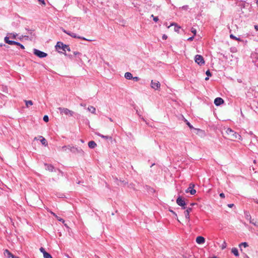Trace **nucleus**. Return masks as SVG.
<instances>
[{
    "label": "nucleus",
    "instance_id": "obj_52",
    "mask_svg": "<svg viewBox=\"0 0 258 258\" xmlns=\"http://www.w3.org/2000/svg\"><path fill=\"white\" fill-rule=\"evenodd\" d=\"M256 4L258 6V0L256 1Z\"/></svg>",
    "mask_w": 258,
    "mask_h": 258
},
{
    "label": "nucleus",
    "instance_id": "obj_38",
    "mask_svg": "<svg viewBox=\"0 0 258 258\" xmlns=\"http://www.w3.org/2000/svg\"><path fill=\"white\" fill-rule=\"evenodd\" d=\"M206 74L208 76V77L211 76V73H210L209 70H208L206 72Z\"/></svg>",
    "mask_w": 258,
    "mask_h": 258
},
{
    "label": "nucleus",
    "instance_id": "obj_41",
    "mask_svg": "<svg viewBox=\"0 0 258 258\" xmlns=\"http://www.w3.org/2000/svg\"><path fill=\"white\" fill-rule=\"evenodd\" d=\"M194 38V36H192V37H191L188 38L187 39V40H188V41H192V40H193Z\"/></svg>",
    "mask_w": 258,
    "mask_h": 258
},
{
    "label": "nucleus",
    "instance_id": "obj_21",
    "mask_svg": "<svg viewBox=\"0 0 258 258\" xmlns=\"http://www.w3.org/2000/svg\"><path fill=\"white\" fill-rule=\"evenodd\" d=\"M89 111L91 112L93 114H96V108L93 106H89L87 108Z\"/></svg>",
    "mask_w": 258,
    "mask_h": 258
},
{
    "label": "nucleus",
    "instance_id": "obj_48",
    "mask_svg": "<svg viewBox=\"0 0 258 258\" xmlns=\"http://www.w3.org/2000/svg\"><path fill=\"white\" fill-rule=\"evenodd\" d=\"M254 28L256 30H258V27L257 26H255Z\"/></svg>",
    "mask_w": 258,
    "mask_h": 258
},
{
    "label": "nucleus",
    "instance_id": "obj_17",
    "mask_svg": "<svg viewBox=\"0 0 258 258\" xmlns=\"http://www.w3.org/2000/svg\"><path fill=\"white\" fill-rule=\"evenodd\" d=\"M72 149V147L70 146H64L61 147V150L62 151L67 152L68 150H69L72 152H75V151Z\"/></svg>",
    "mask_w": 258,
    "mask_h": 258
},
{
    "label": "nucleus",
    "instance_id": "obj_11",
    "mask_svg": "<svg viewBox=\"0 0 258 258\" xmlns=\"http://www.w3.org/2000/svg\"><path fill=\"white\" fill-rule=\"evenodd\" d=\"M244 216H245V218L247 220H249V222L250 223H251L255 226L256 225V223L253 222V220H251V215H250V213H249V212L245 211L244 212Z\"/></svg>",
    "mask_w": 258,
    "mask_h": 258
},
{
    "label": "nucleus",
    "instance_id": "obj_1",
    "mask_svg": "<svg viewBox=\"0 0 258 258\" xmlns=\"http://www.w3.org/2000/svg\"><path fill=\"white\" fill-rule=\"evenodd\" d=\"M226 133L231 141H235L236 139L241 140L240 135L230 128H227Z\"/></svg>",
    "mask_w": 258,
    "mask_h": 258
},
{
    "label": "nucleus",
    "instance_id": "obj_15",
    "mask_svg": "<svg viewBox=\"0 0 258 258\" xmlns=\"http://www.w3.org/2000/svg\"><path fill=\"white\" fill-rule=\"evenodd\" d=\"M196 241L197 243H198L199 244H203L205 243V239L204 237L199 236L196 238Z\"/></svg>",
    "mask_w": 258,
    "mask_h": 258
},
{
    "label": "nucleus",
    "instance_id": "obj_8",
    "mask_svg": "<svg viewBox=\"0 0 258 258\" xmlns=\"http://www.w3.org/2000/svg\"><path fill=\"white\" fill-rule=\"evenodd\" d=\"M195 187V184L193 183H190L189 185V187L186 190L185 192L186 193L189 192L191 195H194L196 193V190L194 189Z\"/></svg>",
    "mask_w": 258,
    "mask_h": 258
},
{
    "label": "nucleus",
    "instance_id": "obj_49",
    "mask_svg": "<svg viewBox=\"0 0 258 258\" xmlns=\"http://www.w3.org/2000/svg\"><path fill=\"white\" fill-rule=\"evenodd\" d=\"M196 204V203H191V204H190V205L192 206L195 205Z\"/></svg>",
    "mask_w": 258,
    "mask_h": 258
},
{
    "label": "nucleus",
    "instance_id": "obj_19",
    "mask_svg": "<svg viewBox=\"0 0 258 258\" xmlns=\"http://www.w3.org/2000/svg\"><path fill=\"white\" fill-rule=\"evenodd\" d=\"M4 254L5 255V256L8 257V258H10V257H12V256H13V254L9 251L8 250V249H6L5 251H4Z\"/></svg>",
    "mask_w": 258,
    "mask_h": 258
},
{
    "label": "nucleus",
    "instance_id": "obj_5",
    "mask_svg": "<svg viewBox=\"0 0 258 258\" xmlns=\"http://www.w3.org/2000/svg\"><path fill=\"white\" fill-rule=\"evenodd\" d=\"M55 47L56 49H62L64 51H65V48H67V50L69 51L71 50L69 45L64 44L63 43L60 42H58L57 43Z\"/></svg>",
    "mask_w": 258,
    "mask_h": 258
},
{
    "label": "nucleus",
    "instance_id": "obj_12",
    "mask_svg": "<svg viewBox=\"0 0 258 258\" xmlns=\"http://www.w3.org/2000/svg\"><path fill=\"white\" fill-rule=\"evenodd\" d=\"M4 41L6 43H8V44H10V45H17V44H19V42H16L14 41H12V40H10L9 37H8V36H7L5 37Z\"/></svg>",
    "mask_w": 258,
    "mask_h": 258
},
{
    "label": "nucleus",
    "instance_id": "obj_26",
    "mask_svg": "<svg viewBox=\"0 0 258 258\" xmlns=\"http://www.w3.org/2000/svg\"><path fill=\"white\" fill-rule=\"evenodd\" d=\"M72 148H73L72 149L75 151V152H74L75 153H82V154L84 153V151L81 149H78L77 148H75L74 147H72Z\"/></svg>",
    "mask_w": 258,
    "mask_h": 258
},
{
    "label": "nucleus",
    "instance_id": "obj_36",
    "mask_svg": "<svg viewBox=\"0 0 258 258\" xmlns=\"http://www.w3.org/2000/svg\"><path fill=\"white\" fill-rule=\"evenodd\" d=\"M53 168V167L52 166H50V165L47 166V169H48V170H49L50 171H52Z\"/></svg>",
    "mask_w": 258,
    "mask_h": 258
},
{
    "label": "nucleus",
    "instance_id": "obj_20",
    "mask_svg": "<svg viewBox=\"0 0 258 258\" xmlns=\"http://www.w3.org/2000/svg\"><path fill=\"white\" fill-rule=\"evenodd\" d=\"M97 146V144H96V143L94 142V141H90L89 143H88V146L89 148H91V149H94Z\"/></svg>",
    "mask_w": 258,
    "mask_h": 258
},
{
    "label": "nucleus",
    "instance_id": "obj_30",
    "mask_svg": "<svg viewBox=\"0 0 258 258\" xmlns=\"http://www.w3.org/2000/svg\"><path fill=\"white\" fill-rule=\"evenodd\" d=\"M191 32L194 34V35H196L197 33V30L194 28H191Z\"/></svg>",
    "mask_w": 258,
    "mask_h": 258
},
{
    "label": "nucleus",
    "instance_id": "obj_23",
    "mask_svg": "<svg viewBox=\"0 0 258 258\" xmlns=\"http://www.w3.org/2000/svg\"><path fill=\"white\" fill-rule=\"evenodd\" d=\"M124 77L127 80H131L133 78V75L131 73L126 72L124 74Z\"/></svg>",
    "mask_w": 258,
    "mask_h": 258
},
{
    "label": "nucleus",
    "instance_id": "obj_37",
    "mask_svg": "<svg viewBox=\"0 0 258 258\" xmlns=\"http://www.w3.org/2000/svg\"><path fill=\"white\" fill-rule=\"evenodd\" d=\"M38 1L43 5L45 6V3L44 0H38Z\"/></svg>",
    "mask_w": 258,
    "mask_h": 258
},
{
    "label": "nucleus",
    "instance_id": "obj_50",
    "mask_svg": "<svg viewBox=\"0 0 258 258\" xmlns=\"http://www.w3.org/2000/svg\"><path fill=\"white\" fill-rule=\"evenodd\" d=\"M209 80V78H208V77H206V78H205V80L207 81V80Z\"/></svg>",
    "mask_w": 258,
    "mask_h": 258
},
{
    "label": "nucleus",
    "instance_id": "obj_16",
    "mask_svg": "<svg viewBox=\"0 0 258 258\" xmlns=\"http://www.w3.org/2000/svg\"><path fill=\"white\" fill-rule=\"evenodd\" d=\"M224 103V100L223 99L220 97L216 98L214 100V103L216 105L219 106L221 105Z\"/></svg>",
    "mask_w": 258,
    "mask_h": 258
},
{
    "label": "nucleus",
    "instance_id": "obj_4",
    "mask_svg": "<svg viewBox=\"0 0 258 258\" xmlns=\"http://www.w3.org/2000/svg\"><path fill=\"white\" fill-rule=\"evenodd\" d=\"M194 59L195 62L200 66L204 65L205 63V60L201 55H196Z\"/></svg>",
    "mask_w": 258,
    "mask_h": 258
},
{
    "label": "nucleus",
    "instance_id": "obj_34",
    "mask_svg": "<svg viewBox=\"0 0 258 258\" xmlns=\"http://www.w3.org/2000/svg\"><path fill=\"white\" fill-rule=\"evenodd\" d=\"M187 125L190 128H192L193 126L190 124V123L188 122L187 120H185Z\"/></svg>",
    "mask_w": 258,
    "mask_h": 258
},
{
    "label": "nucleus",
    "instance_id": "obj_42",
    "mask_svg": "<svg viewBox=\"0 0 258 258\" xmlns=\"http://www.w3.org/2000/svg\"><path fill=\"white\" fill-rule=\"evenodd\" d=\"M220 197L221 198H225V195H224V194H223V193H221V194H220Z\"/></svg>",
    "mask_w": 258,
    "mask_h": 258
},
{
    "label": "nucleus",
    "instance_id": "obj_24",
    "mask_svg": "<svg viewBox=\"0 0 258 258\" xmlns=\"http://www.w3.org/2000/svg\"><path fill=\"white\" fill-rule=\"evenodd\" d=\"M231 252L236 256H238L239 255L238 249L235 247L232 248Z\"/></svg>",
    "mask_w": 258,
    "mask_h": 258
},
{
    "label": "nucleus",
    "instance_id": "obj_22",
    "mask_svg": "<svg viewBox=\"0 0 258 258\" xmlns=\"http://www.w3.org/2000/svg\"><path fill=\"white\" fill-rule=\"evenodd\" d=\"M18 34L16 33H10L7 34L8 37H9V39H16Z\"/></svg>",
    "mask_w": 258,
    "mask_h": 258
},
{
    "label": "nucleus",
    "instance_id": "obj_43",
    "mask_svg": "<svg viewBox=\"0 0 258 258\" xmlns=\"http://www.w3.org/2000/svg\"><path fill=\"white\" fill-rule=\"evenodd\" d=\"M74 54L76 55L81 54V53L78 51H74Z\"/></svg>",
    "mask_w": 258,
    "mask_h": 258
},
{
    "label": "nucleus",
    "instance_id": "obj_44",
    "mask_svg": "<svg viewBox=\"0 0 258 258\" xmlns=\"http://www.w3.org/2000/svg\"><path fill=\"white\" fill-rule=\"evenodd\" d=\"M180 29V27H175V30L176 31H178L179 30V29Z\"/></svg>",
    "mask_w": 258,
    "mask_h": 258
},
{
    "label": "nucleus",
    "instance_id": "obj_39",
    "mask_svg": "<svg viewBox=\"0 0 258 258\" xmlns=\"http://www.w3.org/2000/svg\"><path fill=\"white\" fill-rule=\"evenodd\" d=\"M226 242H224L223 243V244H222V249H224V248H226Z\"/></svg>",
    "mask_w": 258,
    "mask_h": 258
},
{
    "label": "nucleus",
    "instance_id": "obj_27",
    "mask_svg": "<svg viewBox=\"0 0 258 258\" xmlns=\"http://www.w3.org/2000/svg\"><path fill=\"white\" fill-rule=\"evenodd\" d=\"M26 106L27 107H29L33 104V102L31 100H25Z\"/></svg>",
    "mask_w": 258,
    "mask_h": 258
},
{
    "label": "nucleus",
    "instance_id": "obj_3",
    "mask_svg": "<svg viewBox=\"0 0 258 258\" xmlns=\"http://www.w3.org/2000/svg\"><path fill=\"white\" fill-rule=\"evenodd\" d=\"M63 32H64L65 33L67 34L69 36H71L73 38H78V39H82V40H87V41H92L90 39H86V38H85L84 37L79 36L76 33L67 31H66L64 29H63Z\"/></svg>",
    "mask_w": 258,
    "mask_h": 258
},
{
    "label": "nucleus",
    "instance_id": "obj_25",
    "mask_svg": "<svg viewBox=\"0 0 258 258\" xmlns=\"http://www.w3.org/2000/svg\"><path fill=\"white\" fill-rule=\"evenodd\" d=\"M50 213H51V214L53 216H54L56 218V219H57V220H58V221H60V222H62V223H64V220L63 219H62V218H61L60 217H59L57 216V215H56L54 213H53V212H51Z\"/></svg>",
    "mask_w": 258,
    "mask_h": 258
},
{
    "label": "nucleus",
    "instance_id": "obj_31",
    "mask_svg": "<svg viewBox=\"0 0 258 258\" xmlns=\"http://www.w3.org/2000/svg\"><path fill=\"white\" fill-rule=\"evenodd\" d=\"M43 120L46 122H48L49 120L48 116L47 115H45L43 117Z\"/></svg>",
    "mask_w": 258,
    "mask_h": 258
},
{
    "label": "nucleus",
    "instance_id": "obj_47",
    "mask_svg": "<svg viewBox=\"0 0 258 258\" xmlns=\"http://www.w3.org/2000/svg\"><path fill=\"white\" fill-rule=\"evenodd\" d=\"M244 258H249V257H248V256L247 254H244Z\"/></svg>",
    "mask_w": 258,
    "mask_h": 258
},
{
    "label": "nucleus",
    "instance_id": "obj_7",
    "mask_svg": "<svg viewBox=\"0 0 258 258\" xmlns=\"http://www.w3.org/2000/svg\"><path fill=\"white\" fill-rule=\"evenodd\" d=\"M34 54L40 58H43L47 55V53L36 49H34Z\"/></svg>",
    "mask_w": 258,
    "mask_h": 258
},
{
    "label": "nucleus",
    "instance_id": "obj_10",
    "mask_svg": "<svg viewBox=\"0 0 258 258\" xmlns=\"http://www.w3.org/2000/svg\"><path fill=\"white\" fill-rule=\"evenodd\" d=\"M177 204L181 207H182V209H185V207H184L185 205V203L184 200L181 198L180 197H179L176 200Z\"/></svg>",
    "mask_w": 258,
    "mask_h": 258
},
{
    "label": "nucleus",
    "instance_id": "obj_45",
    "mask_svg": "<svg viewBox=\"0 0 258 258\" xmlns=\"http://www.w3.org/2000/svg\"><path fill=\"white\" fill-rule=\"evenodd\" d=\"M234 206L233 204H228V206L229 207V208H232L233 206Z\"/></svg>",
    "mask_w": 258,
    "mask_h": 258
},
{
    "label": "nucleus",
    "instance_id": "obj_33",
    "mask_svg": "<svg viewBox=\"0 0 258 258\" xmlns=\"http://www.w3.org/2000/svg\"><path fill=\"white\" fill-rule=\"evenodd\" d=\"M132 79L136 82L140 80L139 78L138 77H133Z\"/></svg>",
    "mask_w": 258,
    "mask_h": 258
},
{
    "label": "nucleus",
    "instance_id": "obj_14",
    "mask_svg": "<svg viewBox=\"0 0 258 258\" xmlns=\"http://www.w3.org/2000/svg\"><path fill=\"white\" fill-rule=\"evenodd\" d=\"M191 211H192L191 208H188L184 212L185 217L187 219L188 222L189 221V213L191 212Z\"/></svg>",
    "mask_w": 258,
    "mask_h": 258
},
{
    "label": "nucleus",
    "instance_id": "obj_53",
    "mask_svg": "<svg viewBox=\"0 0 258 258\" xmlns=\"http://www.w3.org/2000/svg\"><path fill=\"white\" fill-rule=\"evenodd\" d=\"M174 24H171L170 26H172V25H174Z\"/></svg>",
    "mask_w": 258,
    "mask_h": 258
},
{
    "label": "nucleus",
    "instance_id": "obj_29",
    "mask_svg": "<svg viewBox=\"0 0 258 258\" xmlns=\"http://www.w3.org/2000/svg\"><path fill=\"white\" fill-rule=\"evenodd\" d=\"M230 38H231L232 39H234V40H238V41H240V38L235 37L233 34H230Z\"/></svg>",
    "mask_w": 258,
    "mask_h": 258
},
{
    "label": "nucleus",
    "instance_id": "obj_40",
    "mask_svg": "<svg viewBox=\"0 0 258 258\" xmlns=\"http://www.w3.org/2000/svg\"><path fill=\"white\" fill-rule=\"evenodd\" d=\"M167 38V36L165 34H164L163 36H162V39H164V40H166V39Z\"/></svg>",
    "mask_w": 258,
    "mask_h": 258
},
{
    "label": "nucleus",
    "instance_id": "obj_51",
    "mask_svg": "<svg viewBox=\"0 0 258 258\" xmlns=\"http://www.w3.org/2000/svg\"><path fill=\"white\" fill-rule=\"evenodd\" d=\"M171 212L172 213H173L174 214H175L176 216V214L175 213V212H174L173 211H171Z\"/></svg>",
    "mask_w": 258,
    "mask_h": 258
},
{
    "label": "nucleus",
    "instance_id": "obj_2",
    "mask_svg": "<svg viewBox=\"0 0 258 258\" xmlns=\"http://www.w3.org/2000/svg\"><path fill=\"white\" fill-rule=\"evenodd\" d=\"M58 109L59 110L60 113L61 114H65L66 115H69L72 116L74 114V112L72 110H69L66 108H62L59 107Z\"/></svg>",
    "mask_w": 258,
    "mask_h": 258
},
{
    "label": "nucleus",
    "instance_id": "obj_13",
    "mask_svg": "<svg viewBox=\"0 0 258 258\" xmlns=\"http://www.w3.org/2000/svg\"><path fill=\"white\" fill-rule=\"evenodd\" d=\"M40 251L43 253L44 258H52V256L47 252L44 248L40 247Z\"/></svg>",
    "mask_w": 258,
    "mask_h": 258
},
{
    "label": "nucleus",
    "instance_id": "obj_55",
    "mask_svg": "<svg viewBox=\"0 0 258 258\" xmlns=\"http://www.w3.org/2000/svg\"><path fill=\"white\" fill-rule=\"evenodd\" d=\"M66 50H67V48H65V51H66Z\"/></svg>",
    "mask_w": 258,
    "mask_h": 258
},
{
    "label": "nucleus",
    "instance_id": "obj_9",
    "mask_svg": "<svg viewBox=\"0 0 258 258\" xmlns=\"http://www.w3.org/2000/svg\"><path fill=\"white\" fill-rule=\"evenodd\" d=\"M34 140H40V142L41 143V144L43 145H44L45 146H47V142L46 140L43 137H42L41 136H38V137H35Z\"/></svg>",
    "mask_w": 258,
    "mask_h": 258
},
{
    "label": "nucleus",
    "instance_id": "obj_32",
    "mask_svg": "<svg viewBox=\"0 0 258 258\" xmlns=\"http://www.w3.org/2000/svg\"><path fill=\"white\" fill-rule=\"evenodd\" d=\"M151 17L153 18V20L155 22H157L158 21V18L157 17H154L153 15H152Z\"/></svg>",
    "mask_w": 258,
    "mask_h": 258
},
{
    "label": "nucleus",
    "instance_id": "obj_54",
    "mask_svg": "<svg viewBox=\"0 0 258 258\" xmlns=\"http://www.w3.org/2000/svg\"><path fill=\"white\" fill-rule=\"evenodd\" d=\"M109 120H110V121H112V119H111V118H110V119H109Z\"/></svg>",
    "mask_w": 258,
    "mask_h": 258
},
{
    "label": "nucleus",
    "instance_id": "obj_6",
    "mask_svg": "<svg viewBox=\"0 0 258 258\" xmlns=\"http://www.w3.org/2000/svg\"><path fill=\"white\" fill-rule=\"evenodd\" d=\"M160 83L158 81L152 80L151 82V87L155 90H159L160 88Z\"/></svg>",
    "mask_w": 258,
    "mask_h": 258
},
{
    "label": "nucleus",
    "instance_id": "obj_28",
    "mask_svg": "<svg viewBox=\"0 0 258 258\" xmlns=\"http://www.w3.org/2000/svg\"><path fill=\"white\" fill-rule=\"evenodd\" d=\"M96 135L100 136L102 138L105 139H108L109 137L107 136H104L103 135L100 134V133H96Z\"/></svg>",
    "mask_w": 258,
    "mask_h": 258
},
{
    "label": "nucleus",
    "instance_id": "obj_46",
    "mask_svg": "<svg viewBox=\"0 0 258 258\" xmlns=\"http://www.w3.org/2000/svg\"><path fill=\"white\" fill-rule=\"evenodd\" d=\"M12 258H19V257L18 256H15V255H13V256H12Z\"/></svg>",
    "mask_w": 258,
    "mask_h": 258
},
{
    "label": "nucleus",
    "instance_id": "obj_35",
    "mask_svg": "<svg viewBox=\"0 0 258 258\" xmlns=\"http://www.w3.org/2000/svg\"><path fill=\"white\" fill-rule=\"evenodd\" d=\"M17 45L19 46L20 47V48H21V49H25V47H24V45H23L22 44H21V43H20L19 42V44H17Z\"/></svg>",
    "mask_w": 258,
    "mask_h": 258
},
{
    "label": "nucleus",
    "instance_id": "obj_18",
    "mask_svg": "<svg viewBox=\"0 0 258 258\" xmlns=\"http://www.w3.org/2000/svg\"><path fill=\"white\" fill-rule=\"evenodd\" d=\"M248 246V243L246 242H242L239 244V247L241 252L243 251V248H246Z\"/></svg>",
    "mask_w": 258,
    "mask_h": 258
}]
</instances>
